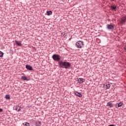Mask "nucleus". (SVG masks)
Here are the masks:
<instances>
[{"label": "nucleus", "mask_w": 126, "mask_h": 126, "mask_svg": "<svg viewBox=\"0 0 126 126\" xmlns=\"http://www.w3.org/2000/svg\"><path fill=\"white\" fill-rule=\"evenodd\" d=\"M75 95L76 96H78V97H82V94H81V93H79L77 92H76L75 93Z\"/></svg>", "instance_id": "ddd939ff"}, {"label": "nucleus", "mask_w": 126, "mask_h": 126, "mask_svg": "<svg viewBox=\"0 0 126 126\" xmlns=\"http://www.w3.org/2000/svg\"><path fill=\"white\" fill-rule=\"evenodd\" d=\"M115 24L110 23L109 24H107L106 25V29H107L108 30H114L115 29Z\"/></svg>", "instance_id": "20e7f679"}, {"label": "nucleus", "mask_w": 126, "mask_h": 126, "mask_svg": "<svg viewBox=\"0 0 126 126\" xmlns=\"http://www.w3.org/2000/svg\"><path fill=\"white\" fill-rule=\"evenodd\" d=\"M78 81L79 83L81 84V83H83L84 82V81H85V80L83 78H79L78 79Z\"/></svg>", "instance_id": "6e6552de"}, {"label": "nucleus", "mask_w": 126, "mask_h": 126, "mask_svg": "<svg viewBox=\"0 0 126 126\" xmlns=\"http://www.w3.org/2000/svg\"><path fill=\"white\" fill-rule=\"evenodd\" d=\"M21 79H22V80H25V81H28L29 80V79H28V78H27L24 76H22L21 77Z\"/></svg>", "instance_id": "f8f14e48"}, {"label": "nucleus", "mask_w": 126, "mask_h": 126, "mask_svg": "<svg viewBox=\"0 0 126 126\" xmlns=\"http://www.w3.org/2000/svg\"><path fill=\"white\" fill-rule=\"evenodd\" d=\"M76 47L77 49H81L84 47V42L83 41L79 40L76 43Z\"/></svg>", "instance_id": "f03ea898"}, {"label": "nucleus", "mask_w": 126, "mask_h": 126, "mask_svg": "<svg viewBox=\"0 0 126 126\" xmlns=\"http://www.w3.org/2000/svg\"><path fill=\"white\" fill-rule=\"evenodd\" d=\"M47 15H52L53 14V12L52 11H47Z\"/></svg>", "instance_id": "f3484780"}, {"label": "nucleus", "mask_w": 126, "mask_h": 126, "mask_svg": "<svg viewBox=\"0 0 126 126\" xmlns=\"http://www.w3.org/2000/svg\"><path fill=\"white\" fill-rule=\"evenodd\" d=\"M3 56V53H2V52L0 51V58L2 57V56Z\"/></svg>", "instance_id": "aec40b11"}, {"label": "nucleus", "mask_w": 126, "mask_h": 126, "mask_svg": "<svg viewBox=\"0 0 126 126\" xmlns=\"http://www.w3.org/2000/svg\"><path fill=\"white\" fill-rule=\"evenodd\" d=\"M106 106L107 107H109V108H113L114 107V104H113V103H112V102L109 101L107 103Z\"/></svg>", "instance_id": "423d86ee"}, {"label": "nucleus", "mask_w": 126, "mask_h": 126, "mask_svg": "<svg viewBox=\"0 0 126 126\" xmlns=\"http://www.w3.org/2000/svg\"><path fill=\"white\" fill-rule=\"evenodd\" d=\"M26 68H27V69H28L29 70H33V68L30 65H26Z\"/></svg>", "instance_id": "9b49d317"}, {"label": "nucleus", "mask_w": 126, "mask_h": 126, "mask_svg": "<svg viewBox=\"0 0 126 126\" xmlns=\"http://www.w3.org/2000/svg\"><path fill=\"white\" fill-rule=\"evenodd\" d=\"M22 126H30V125L28 122H25L22 124Z\"/></svg>", "instance_id": "dca6fc26"}, {"label": "nucleus", "mask_w": 126, "mask_h": 126, "mask_svg": "<svg viewBox=\"0 0 126 126\" xmlns=\"http://www.w3.org/2000/svg\"><path fill=\"white\" fill-rule=\"evenodd\" d=\"M110 8L112 10H116V9H117V6H115V5H112Z\"/></svg>", "instance_id": "2eb2a0df"}, {"label": "nucleus", "mask_w": 126, "mask_h": 126, "mask_svg": "<svg viewBox=\"0 0 126 126\" xmlns=\"http://www.w3.org/2000/svg\"><path fill=\"white\" fill-rule=\"evenodd\" d=\"M61 56L59 55L58 54H54L52 56V59L55 62H60L61 61Z\"/></svg>", "instance_id": "7ed1b4c3"}, {"label": "nucleus", "mask_w": 126, "mask_h": 126, "mask_svg": "<svg viewBox=\"0 0 126 126\" xmlns=\"http://www.w3.org/2000/svg\"><path fill=\"white\" fill-rule=\"evenodd\" d=\"M71 65V64L69 62H63L61 61L59 62V66L62 68H69Z\"/></svg>", "instance_id": "f257e3e1"}, {"label": "nucleus", "mask_w": 126, "mask_h": 126, "mask_svg": "<svg viewBox=\"0 0 126 126\" xmlns=\"http://www.w3.org/2000/svg\"><path fill=\"white\" fill-rule=\"evenodd\" d=\"M124 105V103L120 102L118 103H116V108H120V107H122Z\"/></svg>", "instance_id": "0eeeda50"}, {"label": "nucleus", "mask_w": 126, "mask_h": 126, "mask_svg": "<svg viewBox=\"0 0 126 126\" xmlns=\"http://www.w3.org/2000/svg\"><path fill=\"white\" fill-rule=\"evenodd\" d=\"M111 0V1H114L115 0Z\"/></svg>", "instance_id": "4be33fe9"}, {"label": "nucleus", "mask_w": 126, "mask_h": 126, "mask_svg": "<svg viewBox=\"0 0 126 126\" xmlns=\"http://www.w3.org/2000/svg\"><path fill=\"white\" fill-rule=\"evenodd\" d=\"M35 126H41L42 124L40 122V121H36L35 123Z\"/></svg>", "instance_id": "4468645a"}, {"label": "nucleus", "mask_w": 126, "mask_h": 126, "mask_svg": "<svg viewBox=\"0 0 126 126\" xmlns=\"http://www.w3.org/2000/svg\"><path fill=\"white\" fill-rule=\"evenodd\" d=\"M1 112H2V109L0 108V113Z\"/></svg>", "instance_id": "412c9836"}, {"label": "nucleus", "mask_w": 126, "mask_h": 126, "mask_svg": "<svg viewBox=\"0 0 126 126\" xmlns=\"http://www.w3.org/2000/svg\"><path fill=\"white\" fill-rule=\"evenodd\" d=\"M125 50H126V47H125Z\"/></svg>", "instance_id": "5701e85b"}, {"label": "nucleus", "mask_w": 126, "mask_h": 126, "mask_svg": "<svg viewBox=\"0 0 126 126\" xmlns=\"http://www.w3.org/2000/svg\"><path fill=\"white\" fill-rule=\"evenodd\" d=\"M106 89H109L110 87H111V85L110 84H108L106 85Z\"/></svg>", "instance_id": "6ab92c4d"}, {"label": "nucleus", "mask_w": 126, "mask_h": 126, "mask_svg": "<svg viewBox=\"0 0 126 126\" xmlns=\"http://www.w3.org/2000/svg\"><path fill=\"white\" fill-rule=\"evenodd\" d=\"M126 16L122 17L120 21V23L122 25H124V24H126Z\"/></svg>", "instance_id": "39448f33"}, {"label": "nucleus", "mask_w": 126, "mask_h": 126, "mask_svg": "<svg viewBox=\"0 0 126 126\" xmlns=\"http://www.w3.org/2000/svg\"><path fill=\"white\" fill-rule=\"evenodd\" d=\"M15 43L16 44L17 46H19V47H21L22 46V44L19 41L15 40Z\"/></svg>", "instance_id": "9d476101"}, {"label": "nucleus", "mask_w": 126, "mask_h": 126, "mask_svg": "<svg viewBox=\"0 0 126 126\" xmlns=\"http://www.w3.org/2000/svg\"><path fill=\"white\" fill-rule=\"evenodd\" d=\"M5 98L6 100H9V99H10V96H9V94H6Z\"/></svg>", "instance_id": "a211bd4d"}, {"label": "nucleus", "mask_w": 126, "mask_h": 126, "mask_svg": "<svg viewBox=\"0 0 126 126\" xmlns=\"http://www.w3.org/2000/svg\"><path fill=\"white\" fill-rule=\"evenodd\" d=\"M14 110L19 112V111H20L21 109H20V107L19 106L16 105V106L14 107Z\"/></svg>", "instance_id": "1a4fd4ad"}]
</instances>
